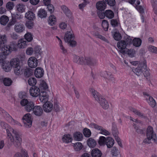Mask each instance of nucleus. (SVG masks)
<instances>
[{"label": "nucleus", "instance_id": "7ed1b4c3", "mask_svg": "<svg viewBox=\"0 0 157 157\" xmlns=\"http://www.w3.org/2000/svg\"><path fill=\"white\" fill-rule=\"evenodd\" d=\"M10 63L12 67L14 68V73L16 75H19L22 73V68L19 59L17 58L12 59L10 61Z\"/></svg>", "mask_w": 157, "mask_h": 157}, {"label": "nucleus", "instance_id": "cd10ccee", "mask_svg": "<svg viewBox=\"0 0 157 157\" xmlns=\"http://www.w3.org/2000/svg\"><path fill=\"white\" fill-rule=\"evenodd\" d=\"M9 21V17L3 15L0 18V23L1 25H6Z\"/></svg>", "mask_w": 157, "mask_h": 157}, {"label": "nucleus", "instance_id": "c85d7f7f", "mask_svg": "<svg viewBox=\"0 0 157 157\" xmlns=\"http://www.w3.org/2000/svg\"><path fill=\"white\" fill-rule=\"evenodd\" d=\"M62 141L67 143L71 142L72 139L71 136L69 134L64 135L62 138Z\"/></svg>", "mask_w": 157, "mask_h": 157}, {"label": "nucleus", "instance_id": "473e14b6", "mask_svg": "<svg viewBox=\"0 0 157 157\" xmlns=\"http://www.w3.org/2000/svg\"><path fill=\"white\" fill-rule=\"evenodd\" d=\"M83 135L82 134L79 132H76L73 134L74 139L77 141H81L82 140Z\"/></svg>", "mask_w": 157, "mask_h": 157}, {"label": "nucleus", "instance_id": "f8f14e48", "mask_svg": "<svg viewBox=\"0 0 157 157\" xmlns=\"http://www.w3.org/2000/svg\"><path fill=\"white\" fill-rule=\"evenodd\" d=\"M84 59L83 63L84 64L89 66H94L97 63V61L96 59L90 57H85L84 58Z\"/></svg>", "mask_w": 157, "mask_h": 157}, {"label": "nucleus", "instance_id": "603ef678", "mask_svg": "<svg viewBox=\"0 0 157 157\" xmlns=\"http://www.w3.org/2000/svg\"><path fill=\"white\" fill-rule=\"evenodd\" d=\"M40 87L41 89L45 90L48 88L47 84L44 81H42L40 82Z\"/></svg>", "mask_w": 157, "mask_h": 157}, {"label": "nucleus", "instance_id": "79ce46f5", "mask_svg": "<svg viewBox=\"0 0 157 157\" xmlns=\"http://www.w3.org/2000/svg\"><path fill=\"white\" fill-rule=\"evenodd\" d=\"M3 82L5 86H9L11 84L12 81L9 78H4L3 79Z\"/></svg>", "mask_w": 157, "mask_h": 157}, {"label": "nucleus", "instance_id": "f3484780", "mask_svg": "<svg viewBox=\"0 0 157 157\" xmlns=\"http://www.w3.org/2000/svg\"><path fill=\"white\" fill-rule=\"evenodd\" d=\"M32 111L35 115L38 116H41L43 112L42 107L38 105L34 106Z\"/></svg>", "mask_w": 157, "mask_h": 157}, {"label": "nucleus", "instance_id": "052dcab7", "mask_svg": "<svg viewBox=\"0 0 157 157\" xmlns=\"http://www.w3.org/2000/svg\"><path fill=\"white\" fill-rule=\"evenodd\" d=\"M152 5L154 13L157 14V1H155L152 2Z\"/></svg>", "mask_w": 157, "mask_h": 157}, {"label": "nucleus", "instance_id": "37998d69", "mask_svg": "<svg viewBox=\"0 0 157 157\" xmlns=\"http://www.w3.org/2000/svg\"><path fill=\"white\" fill-rule=\"evenodd\" d=\"M63 12L67 16H69L71 15V11L65 6H63L61 7Z\"/></svg>", "mask_w": 157, "mask_h": 157}, {"label": "nucleus", "instance_id": "f257e3e1", "mask_svg": "<svg viewBox=\"0 0 157 157\" xmlns=\"http://www.w3.org/2000/svg\"><path fill=\"white\" fill-rule=\"evenodd\" d=\"M12 133L8 129H6L8 142L11 146L13 145L16 148H20L21 147L22 143L21 136L19 133L13 129H11Z\"/></svg>", "mask_w": 157, "mask_h": 157}, {"label": "nucleus", "instance_id": "bb28decb", "mask_svg": "<svg viewBox=\"0 0 157 157\" xmlns=\"http://www.w3.org/2000/svg\"><path fill=\"white\" fill-rule=\"evenodd\" d=\"M48 24L51 26H53L56 24V17L54 16L51 15L49 16L48 20Z\"/></svg>", "mask_w": 157, "mask_h": 157}, {"label": "nucleus", "instance_id": "5701e85b", "mask_svg": "<svg viewBox=\"0 0 157 157\" xmlns=\"http://www.w3.org/2000/svg\"><path fill=\"white\" fill-rule=\"evenodd\" d=\"M91 155L92 157H101L102 153L99 149L95 148L92 150Z\"/></svg>", "mask_w": 157, "mask_h": 157}, {"label": "nucleus", "instance_id": "69168bd1", "mask_svg": "<svg viewBox=\"0 0 157 157\" xmlns=\"http://www.w3.org/2000/svg\"><path fill=\"white\" fill-rule=\"evenodd\" d=\"M157 48L152 45H150L148 47V50L153 53H155Z\"/></svg>", "mask_w": 157, "mask_h": 157}, {"label": "nucleus", "instance_id": "b1692460", "mask_svg": "<svg viewBox=\"0 0 157 157\" xmlns=\"http://www.w3.org/2000/svg\"><path fill=\"white\" fill-rule=\"evenodd\" d=\"M25 17L29 20H33L35 19V14L31 11H28L26 12Z\"/></svg>", "mask_w": 157, "mask_h": 157}, {"label": "nucleus", "instance_id": "680f3d73", "mask_svg": "<svg viewBox=\"0 0 157 157\" xmlns=\"http://www.w3.org/2000/svg\"><path fill=\"white\" fill-rule=\"evenodd\" d=\"M134 129L139 134H143L144 133V131L140 128L136 126L135 124H133Z\"/></svg>", "mask_w": 157, "mask_h": 157}, {"label": "nucleus", "instance_id": "ea45409f", "mask_svg": "<svg viewBox=\"0 0 157 157\" xmlns=\"http://www.w3.org/2000/svg\"><path fill=\"white\" fill-rule=\"evenodd\" d=\"M74 148L76 151H80L82 148V145L80 142H77L74 144Z\"/></svg>", "mask_w": 157, "mask_h": 157}, {"label": "nucleus", "instance_id": "5fc2aeb1", "mask_svg": "<svg viewBox=\"0 0 157 157\" xmlns=\"http://www.w3.org/2000/svg\"><path fill=\"white\" fill-rule=\"evenodd\" d=\"M83 134L86 137H89L91 135V132L90 129L88 128H85L83 130Z\"/></svg>", "mask_w": 157, "mask_h": 157}, {"label": "nucleus", "instance_id": "ddd939ff", "mask_svg": "<svg viewBox=\"0 0 157 157\" xmlns=\"http://www.w3.org/2000/svg\"><path fill=\"white\" fill-rule=\"evenodd\" d=\"M38 60L35 57H31L28 61V63L29 67L31 68H34L37 67L38 64Z\"/></svg>", "mask_w": 157, "mask_h": 157}, {"label": "nucleus", "instance_id": "4c0bfd02", "mask_svg": "<svg viewBox=\"0 0 157 157\" xmlns=\"http://www.w3.org/2000/svg\"><path fill=\"white\" fill-rule=\"evenodd\" d=\"M84 58L83 57H79L78 56H75L74 57V61L77 63L83 64V62Z\"/></svg>", "mask_w": 157, "mask_h": 157}, {"label": "nucleus", "instance_id": "20e7f679", "mask_svg": "<svg viewBox=\"0 0 157 157\" xmlns=\"http://www.w3.org/2000/svg\"><path fill=\"white\" fill-rule=\"evenodd\" d=\"M2 48V52L0 55L7 56L11 52V51H15L16 50V45L13 42L10 43L9 45H4Z\"/></svg>", "mask_w": 157, "mask_h": 157}, {"label": "nucleus", "instance_id": "58836bf2", "mask_svg": "<svg viewBox=\"0 0 157 157\" xmlns=\"http://www.w3.org/2000/svg\"><path fill=\"white\" fill-rule=\"evenodd\" d=\"M105 15L106 17L109 19H112L114 16L113 12L110 10H106L105 12Z\"/></svg>", "mask_w": 157, "mask_h": 157}, {"label": "nucleus", "instance_id": "13d9d810", "mask_svg": "<svg viewBox=\"0 0 157 157\" xmlns=\"http://www.w3.org/2000/svg\"><path fill=\"white\" fill-rule=\"evenodd\" d=\"M111 24L113 27H115L118 25L119 23L116 19H112L111 20Z\"/></svg>", "mask_w": 157, "mask_h": 157}, {"label": "nucleus", "instance_id": "393cba45", "mask_svg": "<svg viewBox=\"0 0 157 157\" xmlns=\"http://www.w3.org/2000/svg\"><path fill=\"white\" fill-rule=\"evenodd\" d=\"M34 102L31 101H29L27 106L25 108V110L28 112H30L33 110L34 108Z\"/></svg>", "mask_w": 157, "mask_h": 157}, {"label": "nucleus", "instance_id": "e433bc0d", "mask_svg": "<svg viewBox=\"0 0 157 157\" xmlns=\"http://www.w3.org/2000/svg\"><path fill=\"white\" fill-rule=\"evenodd\" d=\"M33 73V69L30 68H27L24 71V75L26 77H29L32 75Z\"/></svg>", "mask_w": 157, "mask_h": 157}, {"label": "nucleus", "instance_id": "8fccbe9b", "mask_svg": "<svg viewBox=\"0 0 157 157\" xmlns=\"http://www.w3.org/2000/svg\"><path fill=\"white\" fill-rule=\"evenodd\" d=\"M95 36L96 37L101 39L102 40H103L107 43H109L108 40L104 36L100 35L99 33H95Z\"/></svg>", "mask_w": 157, "mask_h": 157}, {"label": "nucleus", "instance_id": "9d476101", "mask_svg": "<svg viewBox=\"0 0 157 157\" xmlns=\"http://www.w3.org/2000/svg\"><path fill=\"white\" fill-rule=\"evenodd\" d=\"M22 119L25 127L29 128L31 126L32 122L30 113H28L24 115Z\"/></svg>", "mask_w": 157, "mask_h": 157}, {"label": "nucleus", "instance_id": "72a5a7b5", "mask_svg": "<svg viewBox=\"0 0 157 157\" xmlns=\"http://www.w3.org/2000/svg\"><path fill=\"white\" fill-rule=\"evenodd\" d=\"M132 43L135 46L139 47L141 45L142 40L140 38H135L132 40Z\"/></svg>", "mask_w": 157, "mask_h": 157}, {"label": "nucleus", "instance_id": "a211bd4d", "mask_svg": "<svg viewBox=\"0 0 157 157\" xmlns=\"http://www.w3.org/2000/svg\"><path fill=\"white\" fill-rule=\"evenodd\" d=\"M43 105V108L44 111L46 112H49L52 109L53 105L49 102H46Z\"/></svg>", "mask_w": 157, "mask_h": 157}, {"label": "nucleus", "instance_id": "6e6d98bb", "mask_svg": "<svg viewBox=\"0 0 157 157\" xmlns=\"http://www.w3.org/2000/svg\"><path fill=\"white\" fill-rule=\"evenodd\" d=\"M111 153L113 156H117L118 155L119 152L118 150L115 147H113L111 150Z\"/></svg>", "mask_w": 157, "mask_h": 157}, {"label": "nucleus", "instance_id": "6ab92c4d", "mask_svg": "<svg viewBox=\"0 0 157 157\" xmlns=\"http://www.w3.org/2000/svg\"><path fill=\"white\" fill-rule=\"evenodd\" d=\"M44 74L43 69L41 67H37L35 71L34 74L35 76L37 78L42 77L43 76Z\"/></svg>", "mask_w": 157, "mask_h": 157}, {"label": "nucleus", "instance_id": "09e8293b", "mask_svg": "<svg viewBox=\"0 0 157 157\" xmlns=\"http://www.w3.org/2000/svg\"><path fill=\"white\" fill-rule=\"evenodd\" d=\"M32 21H27L26 23L25 26L29 29H32L34 26V22Z\"/></svg>", "mask_w": 157, "mask_h": 157}, {"label": "nucleus", "instance_id": "3c124183", "mask_svg": "<svg viewBox=\"0 0 157 157\" xmlns=\"http://www.w3.org/2000/svg\"><path fill=\"white\" fill-rule=\"evenodd\" d=\"M25 40H27L28 42L31 41L33 39V37L31 34L30 33H28L25 35Z\"/></svg>", "mask_w": 157, "mask_h": 157}, {"label": "nucleus", "instance_id": "e2e57ef3", "mask_svg": "<svg viewBox=\"0 0 157 157\" xmlns=\"http://www.w3.org/2000/svg\"><path fill=\"white\" fill-rule=\"evenodd\" d=\"M126 53L129 55L130 57H132L134 56V51L133 49H128Z\"/></svg>", "mask_w": 157, "mask_h": 157}, {"label": "nucleus", "instance_id": "f03ea898", "mask_svg": "<svg viewBox=\"0 0 157 157\" xmlns=\"http://www.w3.org/2000/svg\"><path fill=\"white\" fill-rule=\"evenodd\" d=\"M90 92L95 100L98 102L102 108L105 109H108L109 105L108 101L93 89H91Z\"/></svg>", "mask_w": 157, "mask_h": 157}, {"label": "nucleus", "instance_id": "dca6fc26", "mask_svg": "<svg viewBox=\"0 0 157 157\" xmlns=\"http://www.w3.org/2000/svg\"><path fill=\"white\" fill-rule=\"evenodd\" d=\"M4 112H3L2 113H4V115L6 116V119L9 122L13 124H17L19 126L21 125V124L20 123L13 119L12 117L7 112H6L4 110Z\"/></svg>", "mask_w": 157, "mask_h": 157}, {"label": "nucleus", "instance_id": "39448f33", "mask_svg": "<svg viewBox=\"0 0 157 157\" xmlns=\"http://www.w3.org/2000/svg\"><path fill=\"white\" fill-rule=\"evenodd\" d=\"M98 142L101 145L105 144L108 148L112 147L114 143V140L112 137H108L107 138H105L103 136L100 137Z\"/></svg>", "mask_w": 157, "mask_h": 157}, {"label": "nucleus", "instance_id": "0eeeda50", "mask_svg": "<svg viewBox=\"0 0 157 157\" xmlns=\"http://www.w3.org/2000/svg\"><path fill=\"white\" fill-rule=\"evenodd\" d=\"M74 36L71 31H67L65 34L64 40L66 42L69 43L70 45L74 47L76 45V42L74 40Z\"/></svg>", "mask_w": 157, "mask_h": 157}, {"label": "nucleus", "instance_id": "a19ab883", "mask_svg": "<svg viewBox=\"0 0 157 157\" xmlns=\"http://www.w3.org/2000/svg\"><path fill=\"white\" fill-rule=\"evenodd\" d=\"M124 41L127 45H130L132 43V40L131 37L128 36L126 35L124 37Z\"/></svg>", "mask_w": 157, "mask_h": 157}, {"label": "nucleus", "instance_id": "4d7b16f0", "mask_svg": "<svg viewBox=\"0 0 157 157\" xmlns=\"http://www.w3.org/2000/svg\"><path fill=\"white\" fill-rule=\"evenodd\" d=\"M29 101H28L27 99H22L20 102V103L22 106L24 107V109H25V108L27 105L28 104Z\"/></svg>", "mask_w": 157, "mask_h": 157}, {"label": "nucleus", "instance_id": "0e129e2a", "mask_svg": "<svg viewBox=\"0 0 157 157\" xmlns=\"http://www.w3.org/2000/svg\"><path fill=\"white\" fill-rule=\"evenodd\" d=\"M13 3L11 2H8L6 5V8L10 10L13 9Z\"/></svg>", "mask_w": 157, "mask_h": 157}, {"label": "nucleus", "instance_id": "2f4dec72", "mask_svg": "<svg viewBox=\"0 0 157 157\" xmlns=\"http://www.w3.org/2000/svg\"><path fill=\"white\" fill-rule=\"evenodd\" d=\"M87 144L89 147L93 148L96 146L97 143L94 139L90 138L87 140Z\"/></svg>", "mask_w": 157, "mask_h": 157}, {"label": "nucleus", "instance_id": "de8ad7c7", "mask_svg": "<svg viewBox=\"0 0 157 157\" xmlns=\"http://www.w3.org/2000/svg\"><path fill=\"white\" fill-rule=\"evenodd\" d=\"M7 41V38L5 35H1L0 36V44H5Z\"/></svg>", "mask_w": 157, "mask_h": 157}, {"label": "nucleus", "instance_id": "2eb2a0df", "mask_svg": "<svg viewBox=\"0 0 157 157\" xmlns=\"http://www.w3.org/2000/svg\"><path fill=\"white\" fill-rule=\"evenodd\" d=\"M39 96L40 101L43 103H45L48 100V95L46 91H41L40 92Z\"/></svg>", "mask_w": 157, "mask_h": 157}, {"label": "nucleus", "instance_id": "bf43d9fd", "mask_svg": "<svg viewBox=\"0 0 157 157\" xmlns=\"http://www.w3.org/2000/svg\"><path fill=\"white\" fill-rule=\"evenodd\" d=\"M59 46L60 49L62 50V52L63 54H65L67 53V50L65 49L62 45V43L61 40L59 41Z\"/></svg>", "mask_w": 157, "mask_h": 157}, {"label": "nucleus", "instance_id": "c756f323", "mask_svg": "<svg viewBox=\"0 0 157 157\" xmlns=\"http://www.w3.org/2000/svg\"><path fill=\"white\" fill-rule=\"evenodd\" d=\"M38 16L41 18H45L47 15L46 11L43 9H40L38 12Z\"/></svg>", "mask_w": 157, "mask_h": 157}, {"label": "nucleus", "instance_id": "1a4fd4ad", "mask_svg": "<svg viewBox=\"0 0 157 157\" xmlns=\"http://www.w3.org/2000/svg\"><path fill=\"white\" fill-rule=\"evenodd\" d=\"M146 136L152 138V140L155 143H157V139L156 135L154 132L152 127L150 126L148 127L146 131Z\"/></svg>", "mask_w": 157, "mask_h": 157}, {"label": "nucleus", "instance_id": "4be33fe9", "mask_svg": "<svg viewBox=\"0 0 157 157\" xmlns=\"http://www.w3.org/2000/svg\"><path fill=\"white\" fill-rule=\"evenodd\" d=\"M14 29L17 33H21L25 30V27L22 24H18L15 25Z\"/></svg>", "mask_w": 157, "mask_h": 157}, {"label": "nucleus", "instance_id": "f704fd0d", "mask_svg": "<svg viewBox=\"0 0 157 157\" xmlns=\"http://www.w3.org/2000/svg\"><path fill=\"white\" fill-rule=\"evenodd\" d=\"M26 46V41L24 39H21L18 41L17 46L19 48H24Z\"/></svg>", "mask_w": 157, "mask_h": 157}, {"label": "nucleus", "instance_id": "7c9ffc66", "mask_svg": "<svg viewBox=\"0 0 157 157\" xmlns=\"http://www.w3.org/2000/svg\"><path fill=\"white\" fill-rule=\"evenodd\" d=\"M129 109L130 111L133 112L135 114L138 115L139 117L142 118L144 117H145L144 113H141L139 111L136 109H135L131 107H130L129 108Z\"/></svg>", "mask_w": 157, "mask_h": 157}, {"label": "nucleus", "instance_id": "864d4df0", "mask_svg": "<svg viewBox=\"0 0 157 157\" xmlns=\"http://www.w3.org/2000/svg\"><path fill=\"white\" fill-rule=\"evenodd\" d=\"M24 6L22 4H19L17 5V10L18 11L20 12H23L25 11Z\"/></svg>", "mask_w": 157, "mask_h": 157}, {"label": "nucleus", "instance_id": "774afa93", "mask_svg": "<svg viewBox=\"0 0 157 157\" xmlns=\"http://www.w3.org/2000/svg\"><path fill=\"white\" fill-rule=\"evenodd\" d=\"M107 3L110 6H113L116 4L115 0H107Z\"/></svg>", "mask_w": 157, "mask_h": 157}, {"label": "nucleus", "instance_id": "6e6552de", "mask_svg": "<svg viewBox=\"0 0 157 157\" xmlns=\"http://www.w3.org/2000/svg\"><path fill=\"white\" fill-rule=\"evenodd\" d=\"M7 56L0 55V65L3 70L6 72H9L10 71L12 66L9 62L6 63V59Z\"/></svg>", "mask_w": 157, "mask_h": 157}, {"label": "nucleus", "instance_id": "338daca9", "mask_svg": "<svg viewBox=\"0 0 157 157\" xmlns=\"http://www.w3.org/2000/svg\"><path fill=\"white\" fill-rule=\"evenodd\" d=\"M54 109L56 112H59L60 111V108L58 103L56 102H54Z\"/></svg>", "mask_w": 157, "mask_h": 157}, {"label": "nucleus", "instance_id": "412c9836", "mask_svg": "<svg viewBox=\"0 0 157 157\" xmlns=\"http://www.w3.org/2000/svg\"><path fill=\"white\" fill-rule=\"evenodd\" d=\"M106 4L103 1H99L96 4V7L97 9L100 11H102L105 9Z\"/></svg>", "mask_w": 157, "mask_h": 157}, {"label": "nucleus", "instance_id": "423d86ee", "mask_svg": "<svg viewBox=\"0 0 157 157\" xmlns=\"http://www.w3.org/2000/svg\"><path fill=\"white\" fill-rule=\"evenodd\" d=\"M143 68L144 70L147 69L146 62L145 60L141 62L136 68H133L132 69V71L136 75L139 76L143 74Z\"/></svg>", "mask_w": 157, "mask_h": 157}, {"label": "nucleus", "instance_id": "c03bdc74", "mask_svg": "<svg viewBox=\"0 0 157 157\" xmlns=\"http://www.w3.org/2000/svg\"><path fill=\"white\" fill-rule=\"evenodd\" d=\"M113 37L116 40H119L121 39L122 37L120 33L118 32H116L113 34Z\"/></svg>", "mask_w": 157, "mask_h": 157}, {"label": "nucleus", "instance_id": "a878e982", "mask_svg": "<svg viewBox=\"0 0 157 157\" xmlns=\"http://www.w3.org/2000/svg\"><path fill=\"white\" fill-rule=\"evenodd\" d=\"M112 133L115 138L118 137V132L116 124L113 123L112 124Z\"/></svg>", "mask_w": 157, "mask_h": 157}, {"label": "nucleus", "instance_id": "4468645a", "mask_svg": "<svg viewBox=\"0 0 157 157\" xmlns=\"http://www.w3.org/2000/svg\"><path fill=\"white\" fill-rule=\"evenodd\" d=\"M29 91L30 95L33 97H35L39 96L40 90L38 87L33 86L30 88Z\"/></svg>", "mask_w": 157, "mask_h": 157}, {"label": "nucleus", "instance_id": "9b49d317", "mask_svg": "<svg viewBox=\"0 0 157 157\" xmlns=\"http://www.w3.org/2000/svg\"><path fill=\"white\" fill-rule=\"evenodd\" d=\"M90 126L92 128L97 129L98 130H101V134L105 136L109 135H110V133L108 131L105 129L103 128L98 125L94 123H91L90 124Z\"/></svg>", "mask_w": 157, "mask_h": 157}, {"label": "nucleus", "instance_id": "49530a36", "mask_svg": "<svg viewBox=\"0 0 157 157\" xmlns=\"http://www.w3.org/2000/svg\"><path fill=\"white\" fill-rule=\"evenodd\" d=\"M28 83L30 86H34L36 83V79L35 78H30L28 80Z\"/></svg>", "mask_w": 157, "mask_h": 157}, {"label": "nucleus", "instance_id": "aec40b11", "mask_svg": "<svg viewBox=\"0 0 157 157\" xmlns=\"http://www.w3.org/2000/svg\"><path fill=\"white\" fill-rule=\"evenodd\" d=\"M127 45L126 42L123 40L118 42L117 44V47L120 49H121V52L123 53L125 52V50H123L126 48Z\"/></svg>", "mask_w": 157, "mask_h": 157}, {"label": "nucleus", "instance_id": "a18cd8bd", "mask_svg": "<svg viewBox=\"0 0 157 157\" xmlns=\"http://www.w3.org/2000/svg\"><path fill=\"white\" fill-rule=\"evenodd\" d=\"M101 25L105 31H107L108 30L109 27V24L107 21L103 20L102 21Z\"/></svg>", "mask_w": 157, "mask_h": 157}, {"label": "nucleus", "instance_id": "c9c22d12", "mask_svg": "<svg viewBox=\"0 0 157 157\" xmlns=\"http://www.w3.org/2000/svg\"><path fill=\"white\" fill-rule=\"evenodd\" d=\"M147 100L149 105L152 108L155 107L156 105V103L155 101L153 98L151 96L149 97L148 99L146 98Z\"/></svg>", "mask_w": 157, "mask_h": 157}]
</instances>
